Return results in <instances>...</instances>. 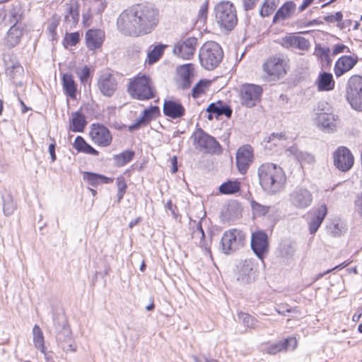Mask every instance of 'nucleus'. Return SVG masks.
I'll list each match as a JSON object with an SVG mask.
<instances>
[{
    "mask_svg": "<svg viewBox=\"0 0 362 362\" xmlns=\"http://www.w3.org/2000/svg\"><path fill=\"white\" fill-rule=\"evenodd\" d=\"M323 110L316 112V123L324 131L329 132L334 127V115L332 113L322 112Z\"/></svg>",
    "mask_w": 362,
    "mask_h": 362,
    "instance_id": "nucleus-28",
    "label": "nucleus"
},
{
    "mask_svg": "<svg viewBox=\"0 0 362 362\" xmlns=\"http://www.w3.org/2000/svg\"><path fill=\"white\" fill-rule=\"evenodd\" d=\"M208 8H209V0H205L199 11L198 17L200 19H203V20L206 19L207 13H208Z\"/></svg>",
    "mask_w": 362,
    "mask_h": 362,
    "instance_id": "nucleus-56",
    "label": "nucleus"
},
{
    "mask_svg": "<svg viewBox=\"0 0 362 362\" xmlns=\"http://www.w3.org/2000/svg\"><path fill=\"white\" fill-rule=\"evenodd\" d=\"M274 12L273 7H269L268 3H263L260 10L259 14L262 17H267Z\"/></svg>",
    "mask_w": 362,
    "mask_h": 362,
    "instance_id": "nucleus-58",
    "label": "nucleus"
},
{
    "mask_svg": "<svg viewBox=\"0 0 362 362\" xmlns=\"http://www.w3.org/2000/svg\"><path fill=\"white\" fill-rule=\"evenodd\" d=\"M128 92L133 98H136V77L131 79L128 86Z\"/></svg>",
    "mask_w": 362,
    "mask_h": 362,
    "instance_id": "nucleus-61",
    "label": "nucleus"
},
{
    "mask_svg": "<svg viewBox=\"0 0 362 362\" xmlns=\"http://www.w3.org/2000/svg\"><path fill=\"white\" fill-rule=\"evenodd\" d=\"M332 158H354V157L347 147L341 146L333 152Z\"/></svg>",
    "mask_w": 362,
    "mask_h": 362,
    "instance_id": "nucleus-46",
    "label": "nucleus"
},
{
    "mask_svg": "<svg viewBox=\"0 0 362 362\" xmlns=\"http://www.w3.org/2000/svg\"><path fill=\"white\" fill-rule=\"evenodd\" d=\"M297 344L296 338L288 337L268 345L265 349V351L269 354L274 355L288 349L293 350L297 346Z\"/></svg>",
    "mask_w": 362,
    "mask_h": 362,
    "instance_id": "nucleus-19",
    "label": "nucleus"
},
{
    "mask_svg": "<svg viewBox=\"0 0 362 362\" xmlns=\"http://www.w3.org/2000/svg\"><path fill=\"white\" fill-rule=\"evenodd\" d=\"M287 151L288 153L287 154V156H291V155H293L294 158L296 159L305 158V154L303 152L299 151L297 147L296 146H291L290 149H288Z\"/></svg>",
    "mask_w": 362,
    "mask_h": 362,
    "instance_id": "nucleus-57",
    "label": "nucleus"
},
{
    "mask_svg": "<svg viewBox=\"0 0 362 362\" xmlns=\"http://www.w3.org/2000/svg\"><path fill=\"white\" fill-rule=\"evenodd\" d=\"M250 245L254 253L259 259L262 260L269 250L267 234L263 230L252 233Z\"/></svg>",
    "mask_w": 362,
    "mask_h": 362,
    "instance_id": "nucleus-12",
    "label": "nucleus"
},
{
    "mask_svg": "<svg viewBox=\"0 0 362 362\" xmlns=\"http://www.w3.org/2000/svg\"><path fill=\"white\" fill-rule=\"evenodd\" d=\"M223 52L216 42L209 41L200 48L199 58L201 65L206 70H214L221 62Z\"/></svg>",
    "mask_w": 362,
    "mask_h": 362,
    "instance_id": "nucleus-4",
    "label": "nucleus"
},
{
    "mask_svg": "<svg viewBox=\"0 0 362 362\" xmlns=\"http://www.w3.org/2000/svg\"><path fill=\"white\" fill-rule=\"evenodd\" d=\"M289 59L283 54H277L269 57L264 63L263 70L270 76L283 78L289 68Z\"/></svg>",
    "mask_w": 362,
    "mask_h": 362,
    "instance_id": "nucleus-7",
    "label": "nucleus"
},
{
    "mask_svg": "<svg viewBox=\"0 0 362 362\" xmlns=\"http://www.w3.org/2000/svg\"><path fill=\"white\" fill-rule=\"evenodd\" d=\"M254 150L250 144H245L238 148L235 158H253Z\"/></svg>",
    "mask_w": 362,
    "mask_h": 362,
    "instance_id": "nucleus-44",
    "label": "nucleus"
},
{
    "mask_svg": "<svg viewBox=\"0 0 362 362\" xmlns=\"http://www.w3.org/2000/svg\"><path fill=\"white\" fill-rule=\"evenodd\" d=\"M263 93L262 86L252 83H246L240 90V103L243 106L251 108L260 101Z\"/></svg>",
    "mask_w": 362,
    "mask_h": 362,
    "instance_id": "nucleus-9",
    "label": "nucleus"
},
{
    "mask_svg": "<svg viewBox=\"0 0 362 362\" xmlns=\"http://www.w3.org/2000/svg\"><path fill=\"white\" fill-rule=\"evenodd\" d=\"M89 134L92 141L98 146H107L112 141V135L103 124H93Z\"/></svg>",
    "mask_w": 362,
    "mask_h": 362,
    "instance_id": "nucleus-14",
    "label": "nucleus"
},
{
    "mask_svg": "<svg viewBox=\"0 0 362 362\" xmlns=\"http://www.w3.org/2000/svg\"><path fill=\"white\" fill-rule=\"evenodd\" d=\"M168 47L167 45L159 43L155 45L153 49L149 51L147 54V59L145 63H148L149 65H152L160 60L163 57L165 48Z\"/></svg>",
    "mask_w": 362,
    "mask_h": 362,
    "instance_id": "nucleus-32",
    "label": "nucleus"
},
{
    "mask_svg": "<svg viewBox=\"0 0 362 362\" xmlns=\"http://www.w3.org/2000/svg\"><path fill=\"white\" fill-rule=\"evenodd\" d=\"M98 87L103 95L111 97L117 88V78L114 74L107 71L104 72L98 79Z\"/></svg>",
    "mask_w": 362,
    "mask_h": 362,
    "instance_id": "nucleus-15",
    "label": "nucleus"
},
{
    "mask_svg": "<svg viewBox=\"0 0 362 362\" xmlns=\"http://www.w3.org/2000/svg\"><path fill=\"white\" fill-rule=\"evenodd\" d=\"M86 125V121L84 115L77 111L71 114V122L70 129L74 132H81Z\"/></svg>",
    "mask_w": 362,
    "mask_h": 362,
    "instance_id": "nucleus-33",
    "label": "nucleus"
},
{
    "mask_svg": "<svg viewBox=\"0 0 362 362\" xmlns=\"http://www.w3.org/2000/svg\"><path fill=\"white\" fill-rule=\"evenodd\" d=\"M33 343L36 349H39L41 352H45L46 349L45 346V339L42 331L40 326L35 325L33 328Z\"/></svg>",
    "mask_w": 362,
    "mask_h": 362,
    "instance_id": "nucleus-37",
    "label": "nucleus"
},
{
    "mask_svg": "<svg viewBox=\"0 0 362 362\" xmlns=\"http://www.w3.org/2000/svg\"><path fill=\"white\" fill-rule=\"evenodd\" d=\"M83 180L88 185L98 187L103 184H109L113 182L114 178L107 177L103 174L90 171L82 172Z\"/></svg>",
    "mask_w": 362,
    "mask_h": 362,
    "instance_id": "nucleus-22",
    "label": "nucleus"
},
{
    "mask_svg": "<svg viewBox=\"0 0 362 362\" xmlns=\"http://www.w3.org/2000/svg\"><path fill=\"white\" fill-rule=\"evenodd\" d=\"M351 53V50L349 47L344 44H336L332 47V55L335 56L341 53Z\"/></svg>",
    "mask_w": 362,
    "mask_h": 362,
    "instance_id": "nucleus-55",
    "label": "nucleus"
},
{
    "mask_svg": "<svg viewBox=\"0 0 362 362\" xmlns=\"http://www.w3.org/2000/svg\"><path fill=\"white\" fill-rule=\"evenodd\" d=\"M156 90L149 76L137 74V100H146L155 98Z\"/></svg>",
    "mask_w": 362,
    "mask_h": 362,
    "instance_id": "nucleus-11",
    "label": "nucleus"
},
{
    "mask_svg": "<svg viewBox=\"0 0 362 362\" xmlns=\"http://www.w3.org/2000/svg\"><path fill=\"white\" fill-rule=\"evenodd\" d=\"M281 45L285 48H297L300 50H308L310 47L308 40L300 36H286L281 39Z\"/></svg>",
    "mask_w": 362,
    "mask_h": 362,
    "instance_id": "nucleus-21",
    "label": "nucleus"
},
{
    "mask_svg": "<svg viewBox=\"0 0 362 362\" xmlns=\"http://www.w3.org/2000/svg\"><path fill=\"white\" fill-rule=\"evenodd\" d=\"M315 50L317 53L319 57L325 61L328 65H330L332 63V59L330 58V49L328 47H322L320 45H316Z\"/></svg>",
    "mask_w": 362,
    "mask_h": 362,
    "instance_id": "nucleus-47",
    "label": "nucleus"
},
{
    "mask_svg": "<svg viewBox=\"0 0 362 362\" xmlns=\"http://www.w3.org/2000/svg\"><path fill=\"white\" fill-rule=\"evenodd\" d=\"M163 114L171 119H180L185 115V109L178 100H165L163 107Z\"/></svg>",
    "mask_w": 362,
    "mask_h": 362,
    "instance_id": "nucleus-18",
    "label": "nucleus"
},
{
    "mask_svg": "<svg viewBox=\"0 0 362 362\" xmlns=\"http://www.w3.org/2000/svg\"><path fill=\"white\" fill-rule=\"evenodd\" d=\"M192 138L196 148L200 151L211 155H219L222 152V147L219 142L202 128H198Z\"/></svg>",
    "mask_w": 362,
    "mask_h": 362,
    "instance_id": "nucleus-5",
    "label": "nucleus"
},
{
    "mask_svg": "<svg viewBox=\"0 0 362 362\" xmlns=\"http://www.w3.org/2000/svg\"><path fill=\"white\" fill-rule=\"evenodd\" d=\"M80 35L78 32L66 33L64 40L70 46H75L79 42Z\"/></svg>",
    "mask_w": 362,
    "mask_h": 362,
    "instance_id": "nucleus-53",
    "label": "nucleus"
},
{
    "mask_svg": "<svg viewBox=\"0 0 362 362\" xmlns=\"http://www.w3.org/2000/svg\"><path fill=\"white\" fill-rule=\"evenodd\" d=\"M117 26L122 34L133 35L136 33V7L131 6L124 10L117 18Z\"/></svg>",
    "mask_w": 362,
    "mask_h": 362,
    "instance_id": "nucleus-10",
    "label": "nucleus"
},
{
    "mask_svg": "<svg viewBox=\"0 0 362 362\" xmlns=\"http://www.w3.org/2000/svg\"><path fill=\"white\" fill-rule=\"evenodd\" d=\"M218 190L221 194H234L240 191V182L237 180H229L222 183Z\"/></svg>",
    "mask_w": 362,
    "mask_h": 362,
    "instance_id": "nucleus-34",
    "label": "nucleus"
},
{
    "mask_svg": "<svg viewBox=\"0 0 362 362\" xmlns=\"http://www.w3.org/2000/svg\"><path fill=\"white\" fill-rule=\"evenodd\" d=\"M76 74L81 84L86 86L89 83V78L90 77V69L89 67L85 66L81 70L78 71Z\"/></svg>",
    "mask_w": 362,
    "mask_h": 362,
    "instance_id": "nucleus-49",
    "label": "nucleus"
},
{
    "mask_svg": "<svg viewBox=\"0 0 362 362\" xmlns=\"http://www.w3.org/2000/svg\"><path fill=\"white\" fill-rule=\"evenodd\" d=\"M52 320L54 332L69 326L65 315L62 313L53 312Z\"/></svg>",
    "mask_w": 362,
    "mask_h": 362,
    "instance_id": "nucleus-42",
    "label": "nucleus"
},
{
    "mask_svg": "<svg viewBox=\"0 0 362 362\" xmlns=\"http://www.w3.org/2000/svg\"><path fill=\"white\" fill-rule=\"evenodd\" d=\"M105 32L100 29H89L86 33V44L88 49L100 48L105 40Z\"/></svg>",
    "mask_w": 362,
    "mask_h": 362,
    "instance_id": "nucleus-20",
    "label": "nucleus"
},
{
    "mask_svg": "<svg viewBox=\"0 0 362 362\" xmlns=\"http://www.w3.org/2000/svg\"><path fill=\"white\" fill-rule=\"evenodd\" d=\"M178 72L180 76V87L185 90L189 88L194 77V66L192 64H186L180 66Z\"/></svg>",
    "mask_w": 362,
    "mask_h": 362,
    "instance_id": "nucleus-25",
    "label": "nucleus"
},
{
    "mask_svg": "<svg viewBox=\"0 0 362 362\" xmlns=\"http://www.w3.org/2000/svg\"><path fill=\"white\" fill-rule=\"evenodd\" d=\"M64 18L66 23L72 25L76 24L79 18L78 6L74 4L66 5Z\"/></svg>",
    "mask_w": 362,
    "mask_h": 362,
    "instance_id": "nucleus-40",
    "label": "nucleus"
},
{
    "mask_svg": "<svg viewBox=\"0 0 362 362\" xmlns=\"http://www.w3.org/2000/svg\"><path fill=\"white\" fill-rule=\"evenodd\" d=\"M194 362H218L216 359H211L205 356H193Z\"/></svg>",
    "mask_w": 362,
    "mask_h": 362,
    "instance_id": "nucleus-64",
    "label": "nucleus"
},
{
    "mask_svg": "<svg viewBox=\"0 0 362 362\" xmlns=\"http://www.w3.org/2000/svg\"><path fill=\"white\" fill-rule=\"evenodd\" d=\"M160 115V108L156 105H151L143 110L141 116L137 118V129L148 124L151 120Z\"/></svg>",
    "mask_w": 362,
    "mask_h": 362,
    "instance_id": "nucleus-27",
    "label": "nucleus"
},
{
    "mask_svg": "<svg viewBox=\"0 0 362 362\" xmlns=\"http://www.w3.org/2000/svg\"><path fill=\"white\" fill-rule=\"evenodd\" d=\"M206 111L207 112H214L217 119L222 115H225L229 119L231 117L233 113V110L230 106L225 104L221 100L210 103L206 109Z\"/></svg>",
    "mask_w": 362,
    "mask_h": 362,
    "instance_id": "nucleus-26",
    "label": "nucleus"
},
{
    "mask_svg": "<svg viewBox=\"0 0 362 362\" xmlns=\"http://www.w3.org/2000/svg\"><path fill=\"white\" fill-rule=\"evenodd\" d=\"M327 214V208L325 204L320 205L314 211L311 220L309 222V231L310 234H315Z\"/></svg>",
    "mask_w": 362,
    "mask_h": 362,
    "instance_id": "nucleus-24",
    "label": "nucleus"
},
{
    "mask_svg": "<svg viewBox=\"0 0 362 362\" xmlns=\"http://www.w3.org/2000/svg\"><path fill=\"white\" fill-rule=\"evenodd\" d=\"M74 146L79 152H83L93 156H97L98 154V151L88 144L81 136H76L74 143Z\"/></svg>",
    "mask_w": 362,
    "mask_h": 362,
    "instance_id": "nucleus-35",
    "label": "nucleus"
},
{
    "mask_svg": "<svg viewBox=\"0 0 362 362\" xmlns=\"http://www.w3.org/2000/svg\"><path fill=\"white\" fill-rule=\"evenodd\" d=\"M165 209L166 210H168L170 211L172 216L176 218L177 217V207L176 205L173 204V202L171 200H168L165 204Z\"/></svg>",
    "mask_w": 362,
    "mask_h": 362,
    "instance_id": "nucleus-59",
    "label": "nucleus"
},
{
    "mask_svg": "<svg viewBox=\"0 0 362 362\" xmlns=\"http://www.w3.org/2000/svg\"><path fill=\"white\" fill-rule=\"evenodd\" d=\"M296 10V4L293 1L285 2L276 12L273 17V23H276L279 21L289 18Z\"/></svg>",
    "mask_w": 362,
    "mask_h": 362,
    "instance_id": "nucleus-29",
    "label": "nucleus"
},
{
    "mask_svg": "<svg viewBox=\"0 0 362 362\" xmlns=\"http://www.w3.org/2000/svg\"><path fill=\"white\" fill-rule=\"evenodd\" d=\"M289 199L295 208L304 209L311 205L313 198L309 190L298 187L290 194Z\"/></svg>",
    "mask_w": 362,
    "mask_h": 362,
    "instance_id": "nucleus-13",
    "label": "nucleus"
},
{
    "mask_svg": "<svg viewBox=\"0 0 362 362\" xmlns=\"http://www.w3.org/2000/svg\"><path fill=\"white\" fill-rule=\"evenodd\" d=\"M211 81L207 79H201L192 90V97L193 98H199L205 92L206 88L210 85Z\"/></svg>",
    "mask_w": 362,
    "mask_h": 362,
    "instance_id": "nucleus-43",
    "label": "nucleus"
},
{
    "mask_svg": "<svg viewBox=\"0 0 362 362\" xmlns=\"http://www.w3.org/2000/svg\"><path fill=\"white\" fill-rule=\"evenodd\" d=\"M197 43V39L194 37H188L178 42L173 48V53L184 59H189L193 56Z\"/></svg>",
    "mask_w": 362,
    "mask_h": 362,
    "instance_id": "nucleus-16",
    "label": "nucleus"
},
{
    "mask_svg": "<svg viewBox=\"0 0 362 362\" xmlns=\"http://www.w3.org/2000/svg\"><path fill=\"white\" fill-rule=\"evenodd\" d=\"M65 351L75 352L76 351V346L73 342H66L59 346Z\"/></svg>",
    "mask_w": 362,
    "mask_h": 362,
    "instance_id": "nucleus-62",
    "label": "nucleus"
},
{
    "mask_svg": "<svg viewBox=\"0 0 362 362\" xmlns=\"http://www.w3.org/2000/svg\"><path fill=\"white\" fill-rule=\"evenodd\" d=\"M23 72V66L18 62H12L11 66L7 64L6 69V74L11 78H14L17 75L21 74Z\"/></svg>",
    "mask_w": 362,
    "mask_h": 362,
    "instance_id": "nucleus-45",
    "label": "nucleus"
},
{
    "mask_svg": "<svg viewBox=\"0 0 362 362\" xmlns=\"http://www.w3.org/2000/svg\"><path fill=\"white\" fill-rule=\"evenodd\" d=\"M3 202V211L6 216L12 215L16 209V203L13 201V197L9 193L1 195Z\"/></svg>",
    "mask_w": 362,
    "mask_h": 362,
    "instance_id": "nucleus-36",
    "label": "nucleus"
},
{
    "mask_svg": "<svg viewBox=\"0 0 362 362\" xmlns=\"http://www.w3.org/2000/svg\"><path fill=\"white\" fill-rule=\"evenodd\" d=\"M197 229L192 232V238H199V246L204 247L206 251L210 252V246L208 245L205 240V233L202 228L201 221H199L197 224Z\"/></svg>",
    "mask_w": 362,
    "mask_h": 362,
    "instance_id": "nucleus-41",
    "label": "nucleus"
},
{
    "mask_svg": "<svg viewBox=\"0 0 362 362\" xmlns=\"http://www.w3.org/2000/svg\"><path fill=\"white\" fill-rule=\"evenodd\" d=\"M354 160H334L335 167L342 172H346L351 168Z\"/></svg>",
    "mask_w": 362,
    "mask_h": 362,
    "instance_id": "nucleus-48",
    "label": "nucleus"
},
{
    "mask_svg": "<svg viewBox=\"0 0 362 362\" xmlns=\"http://www.w3.org/2000/svg\"><path fill=\"white\" fill-rule=\"evenodd\" d=\"M238 318L247 328L251 329H257L259 328L258 320L248 313L239 312L238 313Z\"/></svg>",
    "mask_w": 362,
    "mask_h": 362,
    "instance_id": "nucleus-38",
    "label": "nucleus"
},
{
    "mask_svg": "<svg viewBox=\"0 0 362 362\" xmlns=\"http://www.w3.org/2000/svg\"><path fill=\"white\" fill-rule=\"evenodd\" d=\"M358 62L357 55H343L340 57L335 62L334 66V73L337 78L342 76L346 73L351 71Z\"/></svg>",
    "mask_w": 362,
    "mask_h": 362,
    "instance_id": "nucleus-17",
    "label": "nucleus"
},
{
    "mask_svg": "<svg viewBox=\"0 0 362 362\" xmlns=\"http://www.w3.org/2000/svg\"><path fill=\"white\" fill-rule=\"evenodd\" d=\"M259 184L264 191L276 194L284 185L286 176L283 169L274 163H264L258 168Z\"/></svg>",
    "mask_w": 362,
    "mask_h": 362,
    "instance_id": "nucleus-1",
    "label": "nucleus"
},
{
    "mask_svg": "<svg viewBox=\"0 0 362 362\" xmlns=\"http://www.w3.org/2000/svg\"><path fill=\"white\" fill-rule=\"evenodd\" d=\"M117 186L118 189L117 200L119 202L122 199L127 187L123 177L121 176L117 179Z\"/></svg>",
    "mask_w": 362,
    "mask_h": 362,
    "instance_id": "nucleus-52",
    "label": "nucleus"
},
{
    "mask_svg": "<svg viewBox=\"0 0 362 362\" xmlns=\"http://www.w3.org/2000/svg\"><path fill=\"white\" fill-rule=\"evenodd\" d=\"M158 10L152 4H137V36L151 33L157 26Z\"/></svg>",
    "mask_w": 362,
    "mask_h": 362,
    "instance_id": "nucleus-2",
    "label": "nucleus"
},
{
    "mask_svg": "<svg viewBox=\"0 0 362 362\" xmlns=\"http://www.w3.org/2000/svg\"><path fill=\"white\" fill-rule=\"evenodd\" d=\"M238 171L244 175L247 173L252 160H235Z\"/></svg>",
    "mask_w": 362,
    "mask_h": 362,
    "instance_id": "nucleus-54",
    "label": "nucleus"
},
{
    "mask_svg": "<svg viewBox=\"0 0 362 362\" xmlns=\"http://www.w3.org/2000/svg\"><path fill=\"white\" fill-rule=\"evenodd\" d=\"M315 85L318 91L327 92L334 90L335 81L333 75L327 71L320 72L315 81Z\"/></svg>",
    "mask_w": 362,
    "mask_h": 362,
    "instance_id": "nucleus-23",
    "label": "nucleus"
},
{
    "mask_svg": "<svg viewBox=\"0 0 362 362\" xmlns=\"http://www.w3.org/2000/svg\"><path fill=\"white\" fill-rule=\"evenodd\" d=\"M215 19L221 30L231 31L237 25L238 17L235 6L228 1H223L214 7Z\"/></svg>",
    "mask_w": 362,
    "mask_h": 362,
    "instance_id": "nucleus-3",
    "label": "nucleus"
},
{
    "mask_svg": "<svg viewBox=\"0 0 362 362\" xmlns=\"http://www.w3.org/2000/svg\"><path fill=\"white\" fill-rule=\"evenodd\" d=\"M287 139V136L284 132L272 133L268 137L267 142L273 143L274 145H279L280 141H285Z\"/></svg>",
    "mask_w": 362,
    "mask_h": 362,
    "instance_id": "nucleus-51",
    "label": "nucleus"
},
{
    "mask_svg": "<svg viewBox=\"0 0 362 362\" xmlns=\"http://www.w3.org/2000/svg\"><path fill=\"white\" fill-rule=\"evenodd\" d=\"M54 333L59 346L66 342H73L72 333L69 326L57 330Z\"/></svg>",
    "mask_w": 362,
    "mask_h": 362,
    "instance_id": "nucleus-39",
    "label": "nucleus"
},
{
    "mask_svg": "<svg viewBox=\"0 0 362 362\" xmlns=\"http://www.w3.org/2000/svg\"><path fill=\"white\" fill-rule=\"evenodd\" d=\"M346 100L352 109L362 112V76L353 75L346 84Z\"/></svg>",
    "mask_w": 362,
    "mask_h": 362,
    "instance_id": "nucleus-6",
    "label": "nucleus"
},
{
    "mask_svg": "<svg viewBox=\"0 0 362 362\" xmlns=\"http://www.w3.org/2000/svg\"><path fill=\"white\" fill-rule=\"evenodd\" d=\"M259 0H243V6L245 11L252 9Z\"/></svg>",
    "mask_w": 362,
    "mask_h": 362,
    "instance_id": "nucleus-63",
    "label": "nucleus"
},
{
    "mask_svg": "<svg viewBox=\"0 0 362 362\" xmlns=\"http://www.w3.org/2000/svg\"><path fill=\"white\" fill-rule=\"evenodd\" d=\"M63 89L65 94L72 99H75L77 92V84L74 76L69 73L64 74L62 78Z\"/></svg>",
    "mask_w": 362,
    "mask_h": 362,
    "instance_id": "nucleus-30",
    "label": "nucleus"
},
{
    "mask_svg": "<svg viewBox=\"0 0 362 362\" xmlns=\"http://www.w3.org/2000/svg\"><path fill=\"white\" fill-rule=\"evenodd\" d=\"M245 234L238 229H230L223 234L220 244L225 254H230L245 245Z\"/></svg>",
    "mask_w": 362,
    "mask_h": 362,
    "instance_id": "nucleus-8",
    "label": "nucleus"
},
{
    "mask_svg": "<svg viewBox=\"0 0 362 362\" xmlns=\"http://www.w3.org/2000/svg\"><path fill=\"white\" fill-rule=\"evenodd\" d=\"M252 209L257 216H264L269 211V206H264L255 201L251 202Z\"/></svg>",
    "mask_w": 362,
    "mask_h": 362,
    "instance_id": "nucleus-50",
    "label": "nucleus"
},
{
    "mask_svg": "<svg viewBox=\"0 0 362 362\" xmlns=\"http://www.w3.org/2000/svg\"><path fill=\"white\" fill-rule=\"evenodd\" d=\"M23 35V31L20 28L12 25L7 33V36L5 39V44L8 48L16 47L21 41Z\"/></svg>",
    "mask_w": 362,
    "mask_h": 362,
    "instance_id": "nucleus-31",
    "label": "nucleus"
},
{
    "mask_svg": "<svg viewBox=\"0 0 362 362\" xmlns=\"http://www.w3.org/2000/svg\"><path fill=\"white\" fill-rule=\"evenodd\" d=\"M334 20L335 22H337V26L340 29H344L345 28L344 23H342L343 14L341 11L336 12L334 15Z\"/></svg>",
    "mask_w": 362,
    "mask_h": 362,
    "instance_id": "nucleus-60",
    "label": "nucleus"
}]
</instances>
